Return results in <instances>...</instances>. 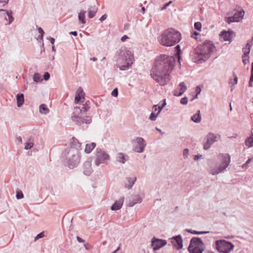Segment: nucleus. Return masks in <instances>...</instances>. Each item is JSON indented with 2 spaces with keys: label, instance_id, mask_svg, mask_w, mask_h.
Listing matches in <instances>:
<instances>
[{
  "label": "nucleus",
  "instance_id": "6ab92c4d",
  "mask_svg": "<svg viewBox=\"0 0 253 253\" xmlns=\"http://www.w3.org/2000/svg\"><path fill=\"white\" fill-rule=\"evenodd\" d=\"M166 105V99L163 100V103L162 105L159 106L158 107V111L157 112H152L150 116L149 117V119L152 121H155L156 120L157 116L161 111L163 108Z\"/></svg>",
  "mask_w": 253,
  "mask_h": 253
},
{
  "label": "nucleus",
  "instance_id": "052dcab7",
  "mask_svg": "<svg viewBox=\"0 0 253 253\" xmlns=\"http://www.w3.org/2000/svg\"><path fill=\"white\" fill-rule=\"evenodd\" d=\"M234 80L235 81V84H237L238 83V77L236 76H234Z\"/></svg>",
  "mask_w": 253,
  "mask_h": 253
},
{
  "label": "nucleus",
  "instance_id": "e2e57ef3",
  "mask_svg": "<svg viewBox=\"0 0 253 253\" xmlns=\"http://www.w3.org/2000/svg\"><path fill=\"white\" fill-rule=\"evenodd\" d=\"M70 34L73 35L75 36H76L77 35V32L76 31L71 32Z\"/></svg>",
  "mask_w": 253,
  "mask_h": 253
},
{
  "label": "nucleus",
  "instance_id": "f704fd0d",
  "mask_svg": "<svg viewBox=\"0 0 253 253\" xmlns=\"http://www.w3.org/2000/svg\"><path fill=\"white\" fill-rule=\"evenodd\" d=\"M177 58V63L175 64V66L176 67V69H181V61L182 60L181 56L176 57Z\"/></svg>",
  "mask_w": 253,
  "mask_h": 253
},
{
  "label": "nucleus",
  "instance_id": "603ef678",
  "mask_svg": "<svg viewBox=\"0 0 253 253\" xmlns=\"http://www.w3.org/2000/svg\"><path fill=\"white\" fill-rule=\"evenodd\" d=\"M77 239L79 243H84V241L79 236L77 237Z\"/></svg>",
  "mask_w": 253,
  "mask_h": 253
},
{
  "label": "nucleus",
  "instance_id": "dca6fc26",
  "mask_svg": "<svg viewBox=\"0 0 253 253\" xmlns=\"http://www.w3.org/2000/svg\"><path fill=\"white\" fill-rule=\"evenodd\" d=\"M175 248L179 251V253H182L184 250L183 245V239L180 235L175 236Z\"/></svg>",
  "mask_w": 253,
  "mask_h": 253
},
{
  "label": "nucleus",
  "instance_id": "774afa93",
  "mask_svg": "<svg viewBox=\"0 0 253 253\" xmlns=\"http://www.w3.org/2000/svg\"><path fill=\"white\" fill-rule=\"evenodd\" d=\"M121 245H119V247L117 248V249L114 252V253H116L118 251H119L120 249Z\"/></svg>",
  "mask_w": 253,
  "mask_h": 253
},
{
  "label": "nucleus",
  "instance_id": "79ce46f5",
  "mask_svg": "<svg viewBox=\"0 0 253 253\" xmlns=\"http://www.w3.org/2000/svg\"><path fill=\"white\" fill-rule=\"evenodd\" d=\"M38 31H39V33L41 34V35L40 36H39V38L40 39H42V38H43V35L44 34V31H43V30L41 28H38Z\"/></svg>",
  "mask_w": 253,
  "mask_h": 253
},
{
  "label": "nucleus",
  "instance_id": "a19ab883",
  "mask_svg": "<svg viewBox=\"0 0 253 253\" xmlns=\"http://www.w3.org/2000/svg\"><path fill=\"white\" fill-rule=\"evenodd\" d=\"M16 198L17 199H22L23 198V194L20 191H17L16 192Z\"/></svg>",
  "mask_w": 253,
  "mask_h": 253
},
{
  "label": "nucleus",
  "instance_id": "20e7f679",
  "mask_svg": "<svg viewBox=\"0 0 253 253\" xmlns=\"http://www.w3.org/2000/svg\"><path fill=\"white\" fill-rule=\"evenodd\" d=\"M204 250V244L200 238L193 237L191 239L188 247L190 253H203Z\"/></svg>",
  "mask_w": 253,
  "mask_h": 253
},
{
  "label": "nucleus",
  "instance_id": "680f3d73",
  "mask_svg": "<svg viewBox=\"0 0 253 253\" xmlns=\"http://www.w3.org/2000/svg\"><path fill=\"white\" fill-rule=\"evenodd\" d=\"M17 140L18 141V142L21 143L22 142V138L21 137H19L17 138Z\"/></svg>",
  "mask_w": 253,
  "mask_h": 253
},
{
  "label": "nucleus",
  "instance_id": "bb28decb",
  "mask_svg": "<svg viewBox=\"0 0 253 253\" xmlns=\"http://www.w3.org/2000/svg\"><path fill=\"white\" fill-rule=\"evenodd\" d=\"M186 231L188 233H190L192 234L195 235L204 234L208 233L209 232V231H197L190 229H186Z\"/></svg>",
  "mask_w": 253,
  "mask_h": 253
},
{
  "label": "nucleus",
  "instance_id": "37998d69",
  "mask_svg": "<svg viewBox=\"0 0 253 253\" xmlns=\"http://www.w3.org/2000/svg\"><path fill=\"white\" fill-rule=\"evenodd\" d=\"M172 3V1L170 0L169 2L165 4L162 8L161 10H163L164 9H166L169 5L170 4Z\"/></svg>",
  "mask_w": 253,
  "mask_h": 253
},
{
  "label": "nucleus",
  "instance_id": "0eeeda50",
  "mask_svg": "<svg viewBox=\"0 0 253 253\" xmlns=\"http://www.w3.org/2000/svg\"><path fill=\"white\" fill-rule=\"evenodd\" d=\"M220 135L214 134L212 132L209 133L205 137V142L204 143V149L205 150L209 149L211 146L215 142H217Z\"/></svg>",
  "mask_w": 253,
  "mask_h": 253
},
{
  "label": "nucleus",
  "instance_id": "a878e982",
  "mask_svg": "<svg viewBox=\"0 0 253 253\" xmlns=\"http://www.w3.org/2000/svg\"><path fill=\"white\" fill-rule=\"evenodd\" d=\"M252 44L250 42H248L245 47L243 48V55H249L251 51Z\"/></svg>",
  "mask_w": 253,
  "mask_h": 253
},
{
  "label": "nucleus",
  "instance_id": "7ed1b4c3",
  "mask_svg": "<svg viewBox=\"0 0 253 253\" xmlns=\"http://www.w3.org/2000/svg\"><path fill=\"white\" fill-rule=\"evenodd\" d=\"M214 48L211 42H205L203 44L198 46L192 55L193 61L199 64L205 62L211 56Z\"/></svg>",
  "mask_w": 253,
  "mask_h": 253
},
{
  "label": "nucleus",
  "instance_id": "412c9836",
  "mask_svg": "<svg viewBox=\"0 0 253 253\" xmlns=\"http://www.w3.org/2000/svg\"><path fill=\"white\" fill-rule=\"evenodd\" d=\"M191 120L196 123H199L201 122L202 120V117L201 116L200 111L198 110L195 114L193 115L191 117Z\"/></svg>",
  "mask_w": 253,
  "mask_h": 253
},
{
  "label": "nucleus",
  "instance_id": "13d9d810",
  "mask_svg": "<svg viewBox=\"0 0 253 253\" xmlns=\"http://www.w3.org/2000/svg\"><path fill=\"white\" fill-rule=\"evenodd\" d=\"M183 154L185 156L187 157L188 154V150L187 149H184L183 151Z\"/></svg>",
  "mask_w": 253,
  "mask_h": 253
},
{
  "label": "nucleus",
  "instance_id": "f03ea898",
  "mask_svg": "<svg viewBox=\"0 0 253 253\" xmlns=\"http://www.w3.org/2000/svg\"><path fill=\"white\" fill-rule=\"evenodd\" d=\"M231 156L228 153H220L215 165L211 166L208 172L212 175H216L227 170L231 163Z\"/></svg>",
  "mask_w": 253,
  "mask_h": 253
},
{
  "label": "nucleus",
  "instance_id": "e433bc0d",
  "mask_svg": "<svg viewBox=\"0 0 253 253\" xmlns=\"http://www.w3.org/2000/svg\"><path fill=\"white\" fill-rule=\"evenodd\" d=\"M194 28L198 31H201L202 29V24L200 22H195L194 24Z\"/></svg>",
  "mask_w": 253,
  "mask_h": 253
},
{
  "label": "nucleus",
  "instance_id": "6e6d98bb",
  "mask_svg": "<svg viewBox=\"0 0 253 253\" xmlns=\"http://www.w3.org/2000/svg\"><path fill=\"white\" fill-rule=\"evenodd\" d=\"M251 80L253 81V63H252V68L251 70Z\"/></svg>",
  "mask_w": 253,
  "mask_h": 253
},
{
  "label": "nucleus",
  "instance_id": "f3484780",
  "mask_svg": "<svg viewBox=\"0 0 253 253\" xmlns=\"http://www.w3.org/2000/svg\"><path fill=\"white\" fill-rule=\"evenodd\" d=\"M187 87L184 82L180 83L177 88L176 91H175V96H181L184 92L186 90Z\"/></svg>",
  "mask_w": 253,
  "mask_h": 253
},
{
  "label": "nucleus",
  "instance_id": "473e14b6",
  "mask_svg": "<svg viewBox=\"0 0 253 253\" xmlns=\"http://www.w3.org/2000/svg\"><path fill=\"white\" fill-rule=\"evenodd\" d=\"M253 160V157L251 158H249L245 164L242 165V168L244 169H247L248 168V165L251 163V162Z\"/></svg>",
  "mask_w": 253,
  "mask_h": 253
},
{
  "label": "nucleus",
  "instance_id": "7c9ffc66",
  "mask_svg": "<svg viewBox=\"0 0 253 253\" xmlns=\"http://www.w3.org/2000/svg\"><path fill=\"white\" fill-rule=\"evenodd\" d=\"M175 51L176 53L175 54V57L181 56L182 51L180 49V46L179 45H177L175 47Z\"/></svg>",
  "mask_w": 253,
  "mask_h": 253
},
{
  "label": "nucleus",
  "instance_id": "49530a36",
  "mask_svg": "<svg viewBox=\"0 0 253 253\" xmlns=\"http://www.w3.org/2000/svg\"><path fill=\"white\" fill-rule=\"evenodd\" d=\"M43 236H44L43 232H42V233L39 234L38 235H37V236L35 238V240H38L40 238L43 237Z\"/></svg>",
  "mask_w": 253,
  "mask_h": 253
},
{
  "label": "nucleus",
  "instance_id": "6e6552de",
  "mask_svg": "<svg viewBox=\"0 0 253 253\" xmlns=\"http://www.w3.org/2000/svg\"><path fill=\"white\" fill-rule=\"evenodd\" d=\"M88 103V101H87L84 104H83L81 108L78 106L74 107V111L73 113L74 115L73 116V120L74 121L77 122L80 121L81 118L79 116L85 113L89 109Z\"/></svg>",
  "mask_w": 253,
  "mask_h": 253
},
{
  "label": "nucleus",
  "instance_id": "a18cd8bd",
  "mask_svg": "<svg viewBox=\"0 0 253 253\" xmlns=\"http://www.w3.org/2000/svg\"><path fill=\"white\" fill-rule=\"evenodd\" d=\"M112 95L117 97L118 95V89L117 88H115L112 92Z\"/></svg>",
  "mask_w": 253,
  "mask_h": 253
},
{
  "label": "nucleus",
  "instance_id": "5701e85b",
  "mask_svg": "<svg viewBox=\"0 0 253 253\" xmlns=\"http://www.w3.org/2000/svg\"><path fill=\"white\" fill-rule=\"evenodd\" d=\"M128 160L127 156L122 153H119L117 156V161L120 163L124 164Z\"/></svg>",
  "mask_w": 253,
  "mask_h": 253
},
{
  "label": "nucleus",
  "instance_id": "bf43d9fd",
  "mask_svg": "<svg viewBox=\"0 0 253 253\" xmlns=\"http://www.w3.org/2000/svg\"><path fill=\"white\" fill-rule=\"evenodd\" d=\"M127 39H128V37L126 35H125L121 38V41L122 42H125Z\"/></svg>",
  "mask_w": 253,
  "mask_h": 253
},
{
  "label": "nucleus",
  "instance_id": "c9c22d12",
  "mask_svg": "<svg viewBox=\"0 0 253 253\" xmlns=\"http://www.w3.org/2000/svg\"><path fill=\"white\" fill-rule=\"evenodd\" d=\"M33 145H34L33 142L30 140L29 141L27 142L26 143V145L25 146V149H27V150L30 149L33 147Z\"/></svg>",
  "mask_w": 253,
  "mask_h": 253
},
{
  "label": "nucleus",
  "instance_id": "39448f33",
  "mask_svg": "<svg viewBox=\"0 0 253 253\" xmlns=\"http://www.w3.org/2000/svg\"><path fill=\"white\" fill-rule=\"evenodd\" d=\"M215 249L218 253H230L234 248V245L229 241L218 240L215 242Z\"/></svg>",
  "mask_w": 253,
  "mask_h": 253
},
{
  "label": "nucleus",
  "instance_id": "09e8293b",
  "mask_svg": "<svg viewBox=\"0 0 253 253\" xmlns=\"http://www.w3.org/2000/svg\"><path fill=\"white\" fill-rule=\"evenodd\" d=\"M199 35V33H198L196 32H194L191 34V37L194 39H197V36H198Z\"/></svg>",
  "mask_w": 253,
  "mask_h": 253
},
{
  "label": "nucleus",
  "instance_id": "864d4df0",
  "mask_svg": "<svg viewBox=\"0 0 253 253\" xmlns=\"http://www.w3.org/2000/svg\"><path fill=\"white\" fill-rule=\"evenodd\" d=\"M201 88L199 86H197L196 87V92H197V95L200 94L201 93Z\"/></svg>",
  "mask_w": 253,
  "mask_h": 253
},
{
  "label": "nucleus",
  "instance_id": "aec40b11",
  "mask_svg": "<svg viewBox=\"0 0 253 253\" xmlns=\"http://www.w3.org/2000/svg\"><path fill=\"white\" fill-rule=\"evenodd\" d=\"M124 197L121 198L118 201H116L111 207V210L113 211H117L120 210L124 203Z\"/></svg>",
  "mask_w": 253,
  "mask_h": 253
},
{
  "label": "nucleus",
  "instance_id": "58836bf2",
  "mask_svg": "<svg viewBox=\"0 0 253 253\" xmlns=\"http://www.w3.org/2000/svg\"><path fill=\"white\" fill-rule=\"evenodd\" d=\"M34 80L36 82H38L41 80V76L39 74L36 73L34 76Z\"/></svg>",
  "mask_w": 253,
  "mask_h": 253
},
{
  "label": "nucleus",
  "instance_id": "4468645a",
  "mask_svg": "<svg viewBox=\"0 0 253 253\" xmlns=\"http://www.w3.org/2000/svg\"><path fill=\"white\" fill-rule=\"evenodd\" d=\"M234 36V33L231 30L224 31L219 35L220 38L222 41L229 42H232Z\"/></svg>",
  "mask_w": 253,
  "mask_h": 253
},
{
  "label": "nucleus",
  "instance_id": "de8ad7c7",
  "mask_svg": "<svg viewBox=\"0 0 253 253\" xmlns=\"http://www.w3.org/2000/svg\"><path fill=\"white\" fill-rule=\"evenodd\" d=\"M49 77H50V75L48 72H46L44 73V76H43V79H44V80H45V81L48 80L49 79Z\"/></svg>",
  "mask_w": 253,
  "mask_h": 253
},
{
  "label": "nucleus",
  "instance_id": "f257e3e1",
  "mask_svg": "<svg viewBox=\"0 0 253 253\" xmlns=\"http://www.w3.org/2000/svg\"><path fill=\"white\" fill-rule=\"evenodd\" d=\"M174 57L168 55H160L156 57L150 75L161 85L169 80V74L173 69Z\"/></svg>",
  "mask_w": 253,
  "mask_h": 253
},
{
  "label": "nucleus",
  "instance_id": "a211bd4d",
  "mask_svg": "<svg viewBox=\"0 0 253 253\" xmlns=\"http://www.w3.org/2000/svg\"><path fill=\"white\" fill-rule=\"evenodd\" d=\"M136 141L139 147H135V151L138 153H141L143 151L144 148L146 146L144 140L142 138L138 137L136 138Z\"/></svg>",
  "mask_w": 253,
  "mask_h": 253
},
{
  "label": "nucleus",
  "instance_id": "1a4fd4ad",
  "mask_svg": "<svg viewBox=\"0 0 253 253\" xmlns=\"http://www.w3.org/2000/svg\"><path fill=\"white\" fill-rule=\"evenodd\" d=\"M245 12L244 10H236L234 15L227 17L225 21L228 24L233 22H240L242 21L245 16Z\"/></svg>",
  "mask_w": 253,
  "mask_h": 253
},
{
  "label": "nucleus",
  "instance_id": "9d476101",
  "mask_svg": "<svg viewBox=\"0 0 253 253\" xmlns=\"http://www.w3.org/2000/svg\"><path fill=\"white\" fill-rule=\"evenodd\" d=\"M124 56L125 57V60L127 63L126 65H122L119 67L121 70H126L133 63V56L131 51L129 50L126 51L124 54Z\"/></svg>",
  "mask_w": 253,
  "mask_h": 253
},
{
  "label": "nucleus",
  "instance_id": "4d7b16f0",
  "mask_svg": "<svg viewBox=\"0 0 253 253\" xmlns=\"http://www.w3.org/2000/svg\"><path fill=\"white\" fill-rule=\"evenodd\" d=\"M8 0H0V3H2L3 5L6 4L8 2Z\"/></svg>",
  "mask_w": 253,
  "mask_h": 253
},
{
  "label": "nucleus",
  "instance_id": "4be33fe9",
  "mask_svg": "<svg viewBox=\"0 0 253 253\" xmlns=\"http://www.w3.org/2000/svg\"><path fill=\"white\" fill-rule=\"evenodd\" d=\"M17 105L18 107L21 106L24 102V97L22 93L16 95Z\"/></svg>",
  "mask_w": 253,
  "mask_h": 253
},
{
  "label": "nucleus",
  "instance_id": "c03bdc74",
  "mask_svg": "<svg viewBox=\"0 0 253 253\" xmlns=\"http://www.w3.org/2000/svg\"><path fill=\"white\" fill-rule=\"evenodd\" d=\"M74 158L75 159V162L74 164V165H75L79 163L80 158L79 155H76L74 156Z\"/></svg>",
  "mask_w": 253,
  "mask_h": 253
},
{
  "label": "nucleus",
  "instance_id": "b1692460",
  "mask_svg": "<svg viewBox=\"0 0 253 253\" xmlns=\"http://www.w3.org/2000/svg\"><path fill=\"white\" fill-rule=\"evenodd\" d=\"M245 144L246 146L249 148L253 147V134L246 138Z\"/></svg>",
  "mask_w": 253,
  "mask_h": 253
},
{
  "label": "nucleus",
  "instance_id": "0e129e2a",
  "mask_svg": "<svg viewBox=\"0 0 253 253\" xmlns=\"http://www.w3.org/2000/svg\"><path fill=\"white\" fill-rule=\"evenodd\" d=\"M50 41H51V43H52V44H53L54 43V42H55L54 39L53 38H51Z\"/></svg>",
  "mask_w": 253,
  "mask_h": 253
},
{
  "label": "nucleus",
  "instance_id": "cd10ccee",
  "mask_svg": "<svg viewBox=\"0 0 253 253\" xmlns=\"http://www.w3.org/2000/svg\"><path fill=\"white\" fill-rule=\"evenodd\" d=\"M136 177H134L133 178H128L127 181L128 183L126 184L125 186L128 189H130L133 184L134 183L135 181H136Z\"/></svg>",
  "mask_w": 253,
  "mask_h": 253
},
{
  "label": "nucleus",
  "instance_id": "c756f323",
  "mask_svg": "<svg viewBox=\"0 0 253 253\" xmlns=\"http://www.w3.org/2000/svg\"><path fill=\"white\" fill-rule=\"evenodd\" d=\"M79 20L83 24L85 23V11H81L79 14Z\"/></svg>",
  "mask_w": 253,
  "mask_h": 253
},
{
  "label": "nucleus",
  "instance_id": "5fc2aeb1",
  "mask_svg": "<svg viewBox=\"0 0 253 253\" xmlns=\"http://www.w3.org/2000/svg\"><path fill=\"white\" fill-rule=\"evenodd\" d=\"M107 16L106 14H104V15H102L101 16V17L100 18V20L101 21L105 20L107 18Z\"/></svg>",
  "mask_w": 253,
  "mask_h": 253
},
{
  "label": "nucleus",
  "instance_id": "ea45409f",
  "mask_svg": "<svg viewBox=\"0 0 253 253\" xmlns=\"http://www.w3.org/2000/svg\"><path fill=\"white\" fill-rule=\"evenodd\" d=\"M188 103V98L184 97L181 99L180 103L182 105H186Z\"/></svg>",
  "mask_w": 253,
  "mask_h": 253
},
{
  "label": "nucleus",
  "instance_id": "9b49d317",
  "mask_svg": "<svg viewBox=\"0 0 253 253\" xmlns=\"http://www.w3.org/2000/svg\"><path fill=\"white\" fill-rule=\"evenodd\" d=\"M109 158V156L105 152L100 149H97L96 159L95 160L96 165L104 163L105 161L108 160Z\"/></svg>",
  "mask_w": 253,
  "mask_h": 253
},
{
  "label": "nucleus",
  "instance_id": "f8f14e48",
  "mask_svg": "<svg viewBox=\"0 0 253 253\" xmlns=\"http://www.w3.org/2000/svg\"><path fill=\"white\" fill-rule=\"evenodd\" d=\"M85 93L83 91V89L82 87H79L76 91L75 97V103L76 104H83L85 100L84 98Z\"/></svg>",
  "mask_w": 253,
  "mask_h": 253
},
{
  "label": "nucleus",
  "instance_id": "ddd939ff",
  "mask_svg": "<svg viewBox=\"0 0 253 253\" xmlns=\"http://www.w3.org/2000/svg\"><path fill=\"white\" fill-rule=\"evenodd\" d=\"M4 18L6 21V24H10L14 20L12 12L3 9H0V18Z\"/></svg>",
  "mask_w": 253,
  "mask_h": 253
},
{
  "label": "nucleus",
  "instance_id": "423d86ee",
  "mask_svg": "<svg viewBox=\"0 0 253 253\" xmlns=\"http://www.w3.org/2000/svg\"><path fill=\"white\" fill-rule=\"evenodd\" d=\"M161 44L167 46H172L174 44V30L169 28L165 31L161 35L160 40Z\"/></svg>",
  "mask_w": 253,
  "mask_h": 253
},
{
  "label": "nucleus",
  "instance_id": "8fccbe9b",
  "mask_svg": "<svg viewBox=\"0 0 253 253\" xmlns=\"http://www.w3.org/2000/svg\"><path fill=\"white\" fill-rule=\"evenodd\" d=\"M160 105H155L153 106V111L152 112H157L158 111V107Z\"/></svg>",
  "mask_w": 253,
  "mask_h": 253
},
{
  "label": "nucleus",
  "instance_id": "69168bd1",
  "mask_svg": "<svg viewBox=\"0 0 253 253\" xmlns=\"http://www.w3.org/2000/svg\"><path fill=\"white\" fill-rule=\"evenodd\" d=\"M252 82L253 81H251V79H250V82H249V86H251V87L253 86V85H252Z\"/></svg>",
  "mask_w": 253,
  "mask_h": 253
},
{
  "label": "nucleus",
  "instance_id": "2eb2a0df",
  "mask_svg": "<svg viewBox=\"0 0 253 253\" xmlns=\"http://www.w3.org/2000/svg\"><path fill=\"white\" fill-rule=\"evenodd\" d=\"M167 242L165 240L153 238L151 242V246L154 250H158L165 246Z\"/></svg>",
  "mask_w": 253,
  "mask_h": 253
},
{
  "label": "nucleus",
  "instance_id": "4c0bfd02",
  "mask_svg": "<svg viewBox=\"0 0 253 253\" xmlns=\"http://www.w3.org/2000/svg\"><path fill=\"white\" fill-rule=\"evenodd\" d=\"M96 13V10H91V9H89L88 12V16L90 18H93Z\"/></svg>",
  "mask_w": 253,
  "mask_h": 253
},
{
  "label": "nucleus",
  "instance_id": "2f4dec72",
  "mask_svg": "<svg viewBox=\"0 0 253 253\" xmlns=\"http://www.w3.org/2000/svg\"><path fill=\"white\" fill-rule=\"evenodd\" d=\"M249 55H243L242 61L245 65L249 63Z\"/></svg>",
  "mask_w": 253,
  "mask_h": 253
},
{
  "label": "nucleus",
  "instance_id": "72a5a7b5",
  "mask_svg": "<svg viewBox=\"0 0 253 253\" xmlns=\"http://www.w3.org/2000/svg\"><path fill=\"white\" fill-rule=\"evenodd\" d=\"M181 39L180 34L178 32L175 31V43L178 42Z\"/></svg>",
  "mask_w": 253,
  "mask_h": 253
},
{
  "label": "nucleus",
  "instance_id": "c85d7f7f",
  "mask_svg": "<svg viewBox=\"0 0 253 253\" xmlns=\"http://www.w3.org/2000/svg\"><path fill=\"white\" fill-rule=\"evenodd\" d=\"M40 112L44 114H47L49 112V109L45 104H42L40 106Z\"/></svg>",
  "mask_w": 253,
  "mask_h": 253
},
{
  "label": "nucleus",
  "instance_id": "393cba45",
  "mask_svg": "<svg viewBox=\"0 0 253 253\" xmlns=\"http://www.w3.org/2000/svg\"><path fill=\"white\" fill-rule=\"evenodd\" d=\"M96 146V144L92 142L90 144H87L85 146L84 152L86 153H89Z\"/></svg>",
  "mask_w": 253,
  "mask_h": 253
},
{
  "label": "nucleus",
  "instance_id": "338daca9",
  "mask_svg": "<svg viewBox=\"0 0 253 253\" xmlns=\"http://www.w3.org/2000/svg\"><path fill=\"white\" fill-rule=\"evenodd\" d=\"M91 60H92L93 61H96L97 60V58H95V57H93L92 58L90 59Z\"/></svg>",
  "mask_w": 253,
  "mask_h": 253
},
{
  "label": "nucleus",
  "instance_id": "3c124183",
  "mask_svg": "<svg viewBox=\"0 0 253 253\" xmlns=\"http://www.w3.org/2000/svg\"><path fill=\"white\" fill-rule=\"evenodd\" d=\"M202 158V155H196L194 157V160H196V161H197V160L201 159Z\"/></svg>",
  "mask_w": 253,
  "mask_h": 253
}]
</instances>
